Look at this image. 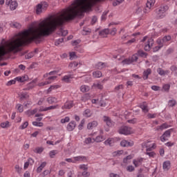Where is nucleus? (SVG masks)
<instances>
[{
    "label": "nucleus",
    "mask_w": 177,
    "mask_h": 177,
    "mask_svg": "<svg viewBox=\"0 0 177 177\" xmlns=\"http://www.w3.org/2000/svg\"><path fill=\"white\" fill-rule=\"evenodd\" d=\"M44 78H46L48 77V78L46 81L39 83L38 84L39 86H45V85H48V84H52V81L57 78V71H51L49 73H46V75H44Z\"/></svg>",
    "instance_id": "1"
},
{
    "label": "nucleus",
    "mask_w": 177,
    "mask_h": 177,
    "mask_svg": "<svg viewBox=\"0 0 177 177\" xmlns=\"http://www.w3.org/2000/svg\"><path fill=\"white\" fill-rule=\"evenodd\" d=\"M150 142L147 141L142 144V147L145 149V147L147 148V152L145 154L147 156H149V158H154L156 157V153L154 151H151V150H154L157 146L156 145V143H153L151 145H149Z\"/></svg>",
    "instance_id": "2"
},
{
    "label": "nucleus",
    "mask_w": 177,
    "mask_h": 177,
    "mask_svg": "<svg viewBox=\"0 0 177 177\" xmlns=\"http://www.w3.org/2000/svg\"><path fill=\"white\" fill-rule=\"evenodd\" d=\"M169 7L167 5H162L160 7L156 10V17L158 19H164L165 17V13L168 10Z\"/></svg>",
    "instance_id": "3"
},
{
    "label": "nucleus",
    "mask_w": 177,
    "mask_h": 177,
    "mask_svg": "<svg viewBox=\"0 0 177 177\" xmlns=\"http://www.w3.org/2000/svg\"><path fill=\"white\" fill-rule=\"evenodd\" d=\"M120 135H131V133H133V129L131 127H129L127 126H122V127L120 128L118 131Z\"/></svg>",
    "instance_id": "4"
},
{
    "label": "nucleus",
    "mask_w": 177,
    "mask_h": 177,
    "mask_svg": "<svg viewBox=\"0 0 177 177\" xmlns=\"http://www.w3.org/2000/svg\"><path fill=\"white\" fill-rule=\"evenodd\" d=\"M171 37L170 35L165 36L163 38H159L156 41L157 45H162L165 46V45H169V41H171Z\"/></svg>",
    "instance_id": "5"
},
{
    "label": "nucleus",
    "mask_w": 177,
    "mask_h": 177,
    "mask_svg": "<svg viewBox=\"0 0 177 177\" xmlns=\"http://www.w3.org/2000/svg\"><path fill=\"white\" fill-rule=\"evenodd\" d=\"M48 8V3L46 1H43L41 3L38 4L36 7V13L37 15H41L44 10H46Z\"/></svg>",
    "instance_id": "6"
},
{
    "label": "nucleus",
    "mask_w": 177,
    "mask_h": 177,
    "mask_svg": "<svg viewBox=\"0 0 177 177\" xmlns=\"http://www.w3.org/2000/svg\"><path fill=\"white\" fill-rule=\"evenodd\" d=\"M138 54H134L132 55L131 57L130 58H127V59H124L122 63V64H131V63H133L135 62H137L138 61Z\"/></svg>",
    "instance_id": "7"
},
{
    "label": "nucleus",
    "mask_w": 177,
    "mask_h": 177,
    "mask_svg": "<svg viewBox=\"0 0 177 177\" xmlns=\"http://www.w3.org/2000/svg\"><path fill=\"white\" fill-rule=\"evenodd\" d=\"M154 3H156V0H147V6L144 10V13H149L151 8L154 6Z\"/></svg>",
    "instance_id": "8"
},
{
    "label": "nucleus",
    "mask_w": 177,
    "mask_h": 177,
    "mask_svg": "<svg viewBox=\"0 0 177 177\" xmlns=\"http://www.w3.org/2000/svg\"><path fill=\"white\" fill-rule=\"evenodd\" d=\"M172 129L167 130L163 135L160 137L161 142H167L169 138H171V133L172 132Z\"/></svg>",
    "instance_id": "9"
},
{
    "label": "nucleus",
    "mask_w": 177,
    "mask_h": 177,
    "mask_svg": "<svg viewBox=\"0 0 177 177\" xmlns=\"http://www.w3.org/2000/svg\"><path fill=\"white\" fill-rule=\"evenodd\" d=\"M115 142H118V138H109L104 142V145H105V146H111H111H114V143H115Z\"/></svg>",
    "instance_id": "10"
},
{
    "label": "nucleus",
    "mask_w": 177,
    "mask_h": 177,
    "mask_svg": "<svg viewBox=\"0 0 177 177\" xmlns=\"http://www.w3.org/2000/svg\"><path fill=\"white\" fill-rule=\"evenodd\" d=\"M6 4L10 6V10H16V8H17L18 6V4L16 2V1H12V0H6Z\"/></svg>",
    "instance_id": "11"
},
{
    "label": "nucleus",
    "mask_w": 177,
    "mask_h": 177,
    "mask_svg": "<svg viewBox=\"0 0 177 177\" xmlns=\"http://www.w3.org/2000/svg\"><path fill=\"white\" fill-rule=\"evenodd\" d=\"M120 146L122 147H132V146H133V141L123 140L120 142Z\"/></svg>",
    "instance_id": "12"
},
{
    "label": "nucleus",
    "mask_w": 177,
    "mask_h": 177,
    "mask_svg": "<svg viewBox=\"0 0 177 177\" xmlns=\"http://www.w3.org/2000/svg\"><path fill=\"white\" fill-rule=\"evenodd\" d=\"M153 44H154V41L153 40V39L151 38L148 39L147 42L145 44L144 47L145 50H147V51L150 50Z\"/></svg>",
    "instance_id": "13"
},
{
    "label": "nucleus",
    "mask_w": 177,
    "mask_h": 177,
    "mask_svg": "<svg viewBox=\"0 0 177 177\" xmlns=\"http://www.w3.org/2000/svg\"><path fill=\"white\" fill-rule=\"evenodd\" d=\"M91 102L93 104H95V107H97V109H99V107H102V106H103V104H102V100L93 99Z\"/></svg>",
    "instance_id": "14"
},
{
    "label": "nucleus",
    "mask_w": 177,
    "mask_h": 177,
    "mask_svg": "<svg viewBox=\"0 0 177 177\" xmlns=\"http://www.w3.org/2000/svg\"><path fill=\"white\" fill-rule=\"evenodd\" d=\"M142 162H143L142 158H138L133 160V164L136 168H138V167H140V165H142Z\"/></svg>",
    "instance_id": "15"
},
{
    "label": "nucleus",
    "mask_w": 177,
    "mask_h": 177,
    "mask_svg": "<svg viewBox=\"0 0 177 177\" xmlns=\"http://www.w3.org/2000/svg\"><path fill=\"white\" fill-rule=\"evenodd\" d=\"M74 106V102L73 101L66 102L64 105L62 107V110L66 109L67 110H70Z\"/></svg>",
    "instance_id": "16"
},
{
    "label": "nucleus",
    "mask_w": 177,
    "mask_h": 177,
    "mask_svg": "<svg viewBox=\"0 0 177 177\" xmlns=\"http://www.w3.org/2000/svg\"><path fill=\"white\" fill-rule=\"evenodd\" d=\"M93 142L95 143H100L103 142V140H106V138L102 135L97 136L95 138H93Z\"/></svg>",
    "instance_id": "17"
},
{
    "label": "nucleus",
    "mask_w": 177,
    "mask_h": 177,
    "mask_svg": "<svg viewBox=\"0 0 177 177\" xmlns=\"http://www.w3.org/2000/svg\"><path fill=\"white\" fill-rule=\"evenodd\" d=\"M76 125L77 124L74 121H71V122L68 123V124L66 127L67 131H74V129H75Z\"/></svg>",
    "instance_id": "18"
},
{
    "label": "nucleus",
    "mask_w": 177,
    "mask_h": 177,
    "mask_svg": "<svg viewBox=\"0 0 177 177\" xmlns=\"http://www.w3.org/2000/svg\"><path fill=\"white\" fill-rule=\"evenodd\" d=\"M103 120L108 127H113V125H114V122L111 121V119H110V118L107 116H104Z\"/></svg>",
    "instance_id": "19"
},
{
    "label": "nucleus",
    "mask_w": 177,
    "mask_h": 177,
    "mask_svg": "<svg viewBox=\"0 0 177 177\" xmlns=\"http://www.w3.org/2000/svg\"><path fill=\"white\" fill-rule=\"evenodd\" d=\"M34 165V160L31 158H29L27 162L24 163V169H27V168H28L30 165Z\"/></svg>",
    "instance_id": "20"
},
{
    "label": "nucleus",
    "mask_w": 177,
    "mask_h": 177,
    "mask_svg": "<svg viewBox=\"0 0 177 177\" xmlns=\"http://www.w3.org/2000/svg\"><path fill=\"white\" fill-rule=\"evenodd\" d=\"M93 114V113L89 109L84 110L83 112V115L86 118H89L92 117Z\"/></svg>",
    "instance_id": "21"
},
{
    "label": "nucleus",
    "mask_w": 177,
    "mask_h": 177,
    "mask_svg": "<svg viewBox=\"0 0 177 177\" xmlns=\"http://www.w3.org/2000/svg\"><path fill=\"white\" fill-rule=\"evenodd\" d=\"M109 34H110V29H109V28L104 29L100 32V35L102 38L107 37V35H109Z\"/></svg>",
    "instance_id": "22"
},
{
    "label": "nucleus",
    "mask_w": 177,
    "mask_h": 177,
    "mask_svg": "<svg viewBox=\"0 0 177 177\" xmlns=\"http://www.w3.org/2000/svg\"><path fill=\"white\" fill-rule=\"evenodd\" d=\"M57 106L58 105L50 106H48L46 108L40 107V109L39 110V111H48V110H55V109H57Z\"/></svg>",
    "instance_id": "23"
},
{
    "label": "nucleus",
    "mask_w": 177,
    "mask_h": 177,
    "mask_svg": "<svg viewBox=\"0 0 177 177\" xmlns=\"http://www.w3.org/2000/svg\"><path fill=\"white\" fill-rule=\"evenodd\" d=\"M97 121L90 122L87 124V129H93V128H96V127H97Z\"/></svg>",
    "instance_id": "24"
},
{
    "label": "nucleus",
    "mask_w": 177,
    "mask_h": 177,
    "mask_svg": "<svg viewBox=\"0 0 177 177\" xmlns=\"http://www.w3.org/2000/svg\"><path fill=\"white\" fill-rule=\"evenodd\" d=\"M15 80L18 81V82H26V81H28V76L25 75L22 77H17Z\"/></svg>",
    "instance_id": "25"
},
{
    "label": "nucleus",
    "mask_w": 177,
    "mask_h": 177,
    "mask_svg": "<svg viewBox=\"0 0 177 177\" xmlns=\"http://www.w3.org/2000/svg\"><path fill=\"white\" fill-rule=\"evenodd\" d=\"M150 74H151V69L147 68V70L144 71L142 76L143 80H147Z\"/></svg>",
    "instance_id": "26"
},
{
    "label": "nucleus",
    "mask_w": 177,
    "mask_h": 177,
    "mask_svg": "<svg viewBox=\"0 0 177 177\" xmlns=\"http://www.w3.org/2000/svg\"><path fill=\"white\" fill-rule=\"evenodd\" d=\"M157 73L159 75H168V74H169V71H164V69L158 68L157 69Z\"/></svg>",
    "instance_id": "27"
},
{
    "label": "nucleus",
    "mask_w": 177,
    "mask_h": 177,
    "mask_svg": "<svg viewBox=\"0 0 177 177\" xmlns=\"http://www.w3.org/2000/svg\"><path fill=\"white\" fill-rule=\"evenodd\" d=\"M162 167L164 171H168L171 168V162L169 160L164 162Z\"/></svg>",
    "instance_id": "28"
},
{
    "label": "nucleus",
    "mask_w": 177,
    "mask_h": 177,
    "mask_svg": "<svg viewBox=\"0 0 177 177\" xmlns=\"http://www.w3.org/2000/svg\"><path fill=\"white\" fill-rule=\"evenodd\" d=\"M73 158L75 160V162H79L80 161H85V160H86V157L84 156H75V157H73Z\"/></svg>",
    "instance_id": "29"
},
{
    "label": "nucleus",
    "mask_w": 177,
    "mask_h": 177,
    "mask_svg": "<svg viewBox=\"0 0 177 177\" xmlns=\"http://www.w3.org/2000/svg\"><path fill=\"white\" fill-rule=\"evenodd\" d=\"M47 102L49 104H53V103H57V98L55 97H48L47 98Z\"/></svg>",
    "instance_id": "30"
},
{
    "label": "nucleus",
    "mask_w": 177,
    "mask_h": 177,
    "mask_svg": "<svg viewBox=\"0 0 177 177\" xmlns=\"http://www.w3.org/2000/svg\"><path fill=\"white\" fill-rule=\"evenodd\" d=\"M44 150H45V149L42 147H37L36 148H35V149L33 150L34 153H36V154H41Z\"/></svg>",
    "instance_id": "31"
},
{
    "label": "nucleus",
    "mask_w": 177,
    "mask_h": 177,
    "mask_svg": "<svg viewBox=\"0 0 177 177\" xmlns=\"http://www.w3.org/2000/svg\"><path fill=\"white\" fill-rule=\"evenodd\" d=\"M46 167V162H43L37 169V172L39 174L42 171V169H44Z\"/></svg>",
    "instance_id": "32"
},
{
    "label": "nucleus",
    "mask_w": 177,
    "mask_h": 177,
    "mask_svg": "<svg viewBox=\"0 0 177 177\" xmlns=\"http://www.w3.org/2000/svg\"><path fill=\"white\" fill-rule=\"evenodd\" d=\"M167 128H169V125H168L167 123H164L162 125L158 127L156 129L157 131H162L164 129H167Z\"/></svg>",
    "instance_id": "33"
},
{
    "label": "nucleus",
    "mask_w": 177,
    "mask_h": 177,
    "mask_svg": "<svg viewBox=\"0 0 177 177\" xmlns=\"http://www.w3.org/2000/svg\"><path fill=\"white\" fill-rule=\"evenodd\" d=\"M84 145H91V143H95V142H93V138L88 137L84 139Z\"/></svg>",
    "instance_id": "34"
},
{
    "label": "nucleus",
    "mask_w": 177,
    "mask_h": 177,
    "mask_svg": "<svg viewBox=\"0 0 177 177\" xmlns=\"http://www.w3.org/2000/svg\"><path fill=\"white\" fill-rule=\"evenodd\" d=\"M140 109H142L144 113H147L149 111V108H147V103L143 102L142 104L140 105Z\"/></svg>",
    "instance_id": "35"
},
{
    "label": "nucleus",
    "mask_w": 177,
    "mask_h": 177,
    "mask_svg": "<svg viewBox=\"0 0 177 177\" xmlns=\"http://www.w3.org/2000/svg\"><path fill=\"white\" fill-rule=\"evenodd\" d=\"M15 172H17L19 175L23 174V168H21L19 165H16L15 167Z\"/></svg>",
    "instance_id": "36"
},
{
    "label": "nucleus",
    "mask_w": 177,
    "mask_h": 177,
    "mask_svg": "<svg viewBox=\"0 0 177 177\" xmlns=\"http://www.w3.org/2000/svg\"><path fill=\"white\" fill-rule=\"evenodd\" d=\"M89 89H90L89 86L86 85H82L80 87V91L83 93H85V92H89Z\"/></svg>",
    "instance_id": "37"
},
{
    "label": "nucleus",
    "mask_w": 177,
    "mask_h": 177,
    "mask_svg": "<svg viewBox=\"0 0 177 177\" xmlns=\"http://www.w3.org/2000/svg\"><path fill=\"white\" fill-rule=\"evenodd\" d=\"M59 88H60L59 85H53L50 86V87L47 90V93H50V92H52V91L55 90V89H59Z\"/></svg>",
    "instance_id": "38"
},
{
    "label": "nucleus",
    "mask_w": 177,
    "mask_h": 177,
    "mask_svg": "<svg viewBox=\"0 0 177 177\" xmlns=\"http://www.w3.org/2000/svg\"><path fill=\"white\" fill-rule=\"evenodd\" d=\"M102 75V73L100 72V71H96L93 73V77H94V78H100Z\"/></svg>",
    "instance_id": "39"
},
{
    "label": "nucleus",
    "mask_w": 177,
    "mask_h": 177,
    "mask_svg": "<svg viewBox=\"0 0 177 177\" xmlns=\"http://www.w3.org/2000/svg\"><path fill=\"white\" fill-rule=\"evenodd\" d=\"M82 35H89L91 34V29L88 28H84L82 30Z\"/></svg>",
    "instance_id": "40"
},
{
    "label": "nucleus",
    "mask_w": 177,
    "mask_h": 177,
    "mask_svg": "<svg viewBox=\"0 0 177 177\" xmlns=\"http://www.w3.org/2000/svg\"><path fill=\"white\" fill-rule=\"evenodd\" d=\"M122 154H124V151L123 150H119L113 152L112 156L113 157H119V156H121Z\"/></svg>",
    "instance_id": "41"
},
{
    "label": "nucleus",
    "mask_w": 177,
    "mask_h": 177,
    "mask_svg": "<svg viewBox=\"0 0 177 177\" xmlns=\"http://www.w3.org/2000/svg\"><path fill=\"white\" fill-rule=\"evenodd\" d=\"M10 122L9 121L3 122L1 123V128H9L10 127Z\"/></svg>",
    "instance_id": "42"
},
{
    "label": "nucleus",
    "mask_w": 177,
    "mask_h": 177,
    "mask_svg": "<svg viewBox=\"0 0 177 177\" xmlns=\"http://www.w3.org/2000/svg\"><path fill=\"white\" fill-rule=\"evenodd\" d=\"M132 158H133V155H129L128 156H127L126 158H124L123 159V162L124 164H128V162H129V160H132Z\"/></svg>",
    "instance_id": "43"
},
{
    "label": "nucleus",
    "mask_w": 177,
    "mask_h": 177,
    "mask_svg": "<svg viewBox=\"0 0 177 177\" xmlns=\"http://www.w3.org/2000/svg\"><path fill=\"white\" fill-rule=\"evenodd\" d=\"M58 34L62 35V37H66L68 34V31L67 30L60 29Z\"/></svg>",
    "instance_id": "44"
},
{
    "label": "nucleus",
    "mask_w": 177,
    "mask_h": 177,
    "mask_svg": "<svg viewBox=\"0 0 177 177\" xmlns=\"http://www.w3.org/2000/svg\"><path fill=\"white\" fill-rule=\"evenodd\" d=\"M58 153H59V151L52 150L50 151L49 156H50V158H55V156H56V154H58Z\"/></svg>",
    "instance_id": "45"
},
{
    "label": "nucleus",
    "mask_w": 177,
    "mask_h": 177,
    "mask_svg": "<svg viewBox=\"0 0 177 177\" xmlns=\"http://www.w3.org/2000/svg\"><path fill=\"white\" fill-rule=\"evenodd\" d=\"M71 78H73V75H68L64 76V77L62 78V80L64 81V82H70V80H71Z\"/></svg>",
    "instance_id": "46"
},
{
    "label": "nucleus",
    "mask_w": 177,
    "mask_h": 177,
    "mask_svg": "<svg viewBox=\"0 0 177 177\" xmlns=\"http://www.w3.org/2000/svg\"><path fill=\"white\" fill-rule=\"evenodd\" d=\"M38 111L37 109H35L33 110H29L26 111L27 115H34Z\"/></svg>",
    "instance_id": "47"
},
{
    "label": "nucleus",
    "mask_w": 177,
    "mask_h": 177,
    "mask_svg": "<svg viewBox=\"0 0 177 177\" xmlns=\"http://www.w3.org/2000/svg\"><path fill=\"white\" fill-rule=\"evenodd\" d=\"M77 66H78V62H71L69 64L68 67H69V68L74 69V68H77Z\"/></svg>",
    "instance_id": "48"
},
{
    "label": "nucleus",
    "mask_w": 177,
    "mask_h": 177,
    "mask_svg": "<svg viewBox=\"0 0 177 177\" xmlns=\"http://www.w3.org/2000/svg\"><path fill=\"white\" fill-rule=\"evenodd\" d=\"M16 109L18 110L19 113H23L24 111V109L23 107V105L21 104H17L16 105Z\"/></svg>",
    "instance_id": "49"
},
{
    "label": "nucleus",
    "mask_w": 177,
    "mask_h": 177,
    "mask_svg": "<svg viewBox=\"0 0 177 177\" xmlns=\"http://www.w3.org/2000/svg\"><path fill=\"white\" fill-rule=\"evenodd\" d=\"M105 66L106 65L104 64V63L99 62L97 64L96 68H98V70H102V68H104Z\"/></svg>",
    "instance_id": "50"
},
{
    "label": "nucleus",
    "mask_w": 177,
    "mask_h": 177,
    "mask_svg": "<svg viewBox=\"0 0 177 177\" xmlns=\"http://www.w3.org/2000/svg\"><path fill=\"white\" fill-rule=\"evenodd\" d=\"M176 104V101L175 100H171L168 102V106L169 107H174Z\"/></svg>",
    "instance_id": "51"
},
{
    "label": "nucleus",
    "mask_w": 177,
    "mask_h": 177,
    "mask_svg": "<svg viewBox=\"0 0 177 177\" xmlns=\"http://www.w3.org/2000/svg\"><path fill=\"white\" fill-rule=\"evenodd\" d=\"M19 97L22 100H23V99H27V97H28V94H27V93L22 92V93H21Z\"/></svg>",
    "instance_id": "52"
},
{
    "label": "nucleus",
    "mask_w": 177,
    "mask_h": 177,
    "mask_svg": "<svg viewBox=\"0 0 177 177\" xmlns=\"http://www.w3.org/2000/svg\"><path fill=\"white\" fill-rule=\"evenodd\" d=\"M28 127V122H25L19 127V129H26Z\"/></svg>",
    "instance_id": "53"
},
{
    "label": "nucleus",
    "mask_w": 177,
    "mask_h": 177,
    "mask_svg": "<svg viewBox=\"0 0 177 177\" xmlns=\"http://www.w3.org/2000/svg\"><path fill=\"white\" fill-rule=\"evenodd\" d=\"M94 88H97V89H103V85L100 83H95L93 84Z\"/></svg>",
    "instance_id": "54"
},
{
    "label": "nucleus",
    "mask_w": 177,
    "mask_h": 177,
    "mask_svg": "<svg viewBox=\"0 0 177 177\" xmlns=\"http://www.w3.org/2000/svg\"><path fill=\"white\" fill-rule=\"evenodd\" d=\"M162 45L161 44H158V46H155L153 48V52H158V50H160V49L161 48H162Z\"/></svg>",
    "instance_id": "55"
},
{
    "label": "nucleus",
    "mask_w": 177,
    "mask_h": 177,
    "mask_svg": "<svg viewBox=\"0 0 177 177\" xmlns=\"http://www.w3.org/2000/svg\"><path fill=\"white\" fill-rule=\"evenodd\" d=\"M170 88H171V86L169 84H164L162 86V89L165 92H168V91H169Z\"/></svg>",
    "instance_id": "56"
},
{
    "label": "nucleus",
    "mask_w": 177,
    "mask_h": 177,
    "mask_svg": "<svg viewBox=\"0 0 177 177\" xmlns=\"http://www.w3.org/2000/svg\"><path fill=\"white\" fill-rule=\"evenodd\" d=\"M63 41H64V39L60 38V39L55 41V45L56 46H59V45H60V44H62V42H63Z\"/></svg>",
    "instance_id": "57"
},
{
    "label": "nucleus",
    "mask_w": 177,
    "mask_h": 177,
    "mask_svg": "<svg viewBox=\"0 0 177 177\" xmlns=\"http://www.w3.org/2000/svg\"><path fill=\"white\" fill-rule=\"evenodd\" d=\"M32 125H34V127H44V123L42 122H32Z\"/></svg>",
    "instance_id": "58"
},
{
    "label": "nucleus",
    "mask_w": 177,
    "mask_h": 177,
    "mask_svg": "<svg viewBox=\"0 0 177 177\" xmlns=\"http://www.w3.org/2000/svg\"><path fill=\"white\" fill-rule=\"evenodd\" d=\"M70 121V118L68 116L65 117L64 119L61 120L62 124H66Z\"/></svg>",
    "instance_id": "59"
},
{
    "label": "nucleus",
    "mask_w": 177,
    "mask_h": 177,
    "mask_svg": "<svg viewBox=\"0 0 177 177\" xmlns=\"http://www.w3.org/2000/svg\"><path fill=\"white\" fill-rule=\"evenodd\" d=\"M127 171H128L129 172H133V171H135V167L132 165H129L127 167Z\"/></svg>",
    "instance_id": "60"
},
{
    "label": "nucleus",
    "mask_w": 177,
    "mask_h": 177,
    "mask_svg": "<svg viewBox=\"0 0 177 177\" xmlns=\"http://www.w3.org/2000/svg\"><path fill=\"white\" fill-rule=\"evenodd\" d=\"M70 59H71V60H73V59H77V55L75 54V52L70 53Z\"/></svg>",
    "instance_id": "61"
},
{
    "label": "nucleus",
    "mask_w": 177,
    "mask_h": 177,
    "mask_svg": "<svg viewBox=\"0 0 177 177\" xmlns=\"http://www.w3.org/2000/svg\"><path fill=\"white\" fill-rule=\"evenodd\" d=\"M138 54L141 56L142 57H146L147 55H146V53L142 51V50H139L138 52Z\"/></svg>",
    "instance_id": "62"
},
{
    "label": "nucleus",
    "mask_w": 177,
    "mask_h": 177,
    "mask_svg": "<svg viewBox=\"0 0 177 177\" xmlns=\"http://www.w3.org/2000/svg\"><path fill=\"white\" fill-rule=\"evenodd\" d=\"M122 39L123 41H128V39H129V35H124L122 37Z\"/></svg>",
    "instance_id": "63"
},
{
    "label": "nucleus",
    "mask_w": 177,
    "mask_h": 177,
    "mask_svg": "<svg viewBox=\"0 0 177 177\" xmlns=\"http://www.w3.org/2000/svg\"><path fill=\"white\" fill-rule=\"evenodd\" d=\"M109 177H120V175L115 173H111L109 174Z\"/></svg>",
    "instance_id": "64"
}]
</instances>
